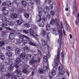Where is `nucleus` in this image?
I'll return each mask as SVG.
<instances>
[{
    "label": "nucleus",
    "instance_id": "33",
    "mask_svg": "<svg viewBox=\"0 0 79 79\" xmlns=\"http://www.w3.org/2000/svg\"><path fill=\"white\" fill-rule=\"evenodd\" d=\"M31 56H32V55L31 54H28L27 55L26 59H27L28 60H29L31 58Z\"/></svg>",
    "mask_w": 79,
    "mask_h": 79
},
{
    "label": "nucleus",
    "instance_id": "23",
    "mask_svg": "<svg viewBox=\"0 0 79 79\" xmlns=\"http://www.w3.org/2000/svg\"><path fill=\"white\" fill-rule=\"evenodd\" d=\"M21 3L22 4L23 6H26V5H27V2H26V1H21Z\"/></svg>",
    "mask_w": 79,
    "mask_h": 79
},
{
    "label": "nucleus",
    "instance_id": "36",
    "mask_svg": "<svg viewBox=\"0 0 79 79\" xmlns=\"http://www.w3.org/2000/svg\"><path fill=\"white\" fill-rule=\"evenodd\" d=\"M6 49L7 51H9L10 52L11 51V49H12V48L10 47V46H7L6 47Z\"/></svg>",
    "mask_w": 79,
    "mask_h": 79
},
{
    "label": "nucleus",
    "instance_id": "64",
    "mask_svg": "<svg viewBox=\"0 0 79 79\" xmlns=\"http://www.w3.org/2000/svg\"><path fill=\"white\" fill-rule=\"evenodd\" d=\"M6 29H7V30H8L9 31H12V29L8 27H6Z\"/></svg>",
    "mask_w": 79,
    "mask_h": 79
},
{
    "label": "nucleus",
    "instance_id": "52",
    "mask_svg": "<svg viewBox=\"0 0 79 79\" xmlns=\"http://www.w3.org/2000/svg\"><path fill=\"white\" fill-rule=\"evenodd\" d=\"M50 14L52 16H54L55 15V12L53 11H51L50 12Z\"/></svg>",
    "mask_w": 79,
    "mask_h": 79
},
{
    "label": "nucleus",
    "instance_id": "25",
    "mask_svg": "<svg viewBox=\"0 0 79 79\" xmlns=\"http://www.w3.org/2000/svg\"><path fill=\"white\" fill-rule=\"evenodd\" d=\"M41 42L42 45H47V44H46V42H45V41L44 40L42 39L41 40Z\"/></svg>",
    "mask_w": 79,
    "mask_h": 79
},
{
    "label": "nucleus",
    "instance_id": "61",
    "mask_svg": "<svg viewBox=\"0 0 79 79\" xmlns=\"http://www.w3.org/2000/svg\"><path fill=\"white\" fill-rule=\"evenodd\" d=\"M22 71L23 73H27V70L25 69H23Z\"/></svg>",
    "mask_w": 79,
    "mask_h": 79
},
{
    "label": "nucleus",
    "instance_id": "63",
    "mask_svg": "<svg viewBox=\"0 0 79 79\" xmlns=\"http://www.w3.org/2000/svg\"><path fill=\"white\" fill-rule=\"evenodd\" d=\"M47 18L48 19H50V15L49 14H48L47 15Z\"/></svg>",
    "mask_w": 79,
    "mask_h": 79
},
{
    "label": "nucleus",
    "instance_id": "41",
    "mask_svg": "<svg viewBox=\"0 0 79 79\" xmlns=\"http://www.w3.org/2000/svg\"><path fill=\"white\" fill-rule=\"evenodd\" d=\"M57 42H58L59 43V44H60V46L62 45V44H63V42L61 41V40L59 39L57 40Z\"/></svg>",
    "mask_w": 79,
    "mask_h": 79
},
{
    "label": "nucleus",
    "instance_id": "35",
    "mask_svg": "<svg viewBox=\"0 0 79 79\" xmlns=\"http://www.w3.org/2000/svg\"><path fill=\"white\" fill-rule=\"evenodd\" d=\"M38 50V54L39 56H42V52H41V51L39 50V49H37Z\"/></svg>",
    "mask_w": 79,
    "mask_h": 79
},
{
    "label": "nucleus",
    "instance_id": "48",
    "mask_svg": "<svg viewBox=\"0 0 79 79\" xmlns=\"http://www.w3.org/2000/svg\"><path fill=\"white\" fill-rule=\"evenodd\" d=\"M6 76L7 78H9L10 77H11V74L10 73H8L6 74Z\"/></svg>",
    "mask_w": 79,
    "mask_h": 79
},
{
    "label": "nucleus",
    "instance_id": "9",
    "mask_svg": "<svg viewBox=\"0 0 79 79\" xmlns=\"http://www.w3.org/2000/svg\"><path fill=\"white\" fill-rule=\"evenodd\" d=\"M15 36H16L15 34L13 33H11L9 35L10 40H13V39H15Z\"/></svg>",
    "mask_w": 79,
    "mask_h": 79
},
{
    "label": "nucleus",
    "instance_id": "32",
    "mask_svg": "<svg viewBox=\"0 0 79 79\" xmlns=\"http://www.w3.org/2000/svg\"><path fill=\"white\" fill-rule=\"evenodd\" d=\"M0 59L4 60H5V57L3 55H0Z\"/></svg>",
    "mask_w": 79,
    "mask_h": 79
},
{
    "label": "nucleus",
    "instance_id": "29",
    "mask_svg": "<svg viewBox=\"0 0 79 79\" xmlns=\"http://www.w3.org/2000/svg\"><path fill=\"white\" fill-rule=\"evenodd\" d=\"M38 25L40 26V27H44V22H40L38 23Z\"/></svg>",
    "mask_w": 79,
    "mask_h": 79
},
{
    "label": "nucleus",
    "instance_id": "17",
    "mask_svg": "<svg viewBox=\"0 0 79 79\" xmlns=\"http://www.w3.org/2000/svg\"><path fill=\"white\" fill-rule=\"evenodd\" d=\"M44 13H48V12L49 11V7L48 6L45 7L44 8Z\"/></svg>",
    "mask_w": 79,
    "mask_h": 79
},
{
    "label": "nucleus",
    "instance_id": "58",
    "mask_svg": "<svg viewBox=\"0 0 79 79\" xmlns=\"http://www.w3.org/2000/svg\"><path fill=\"white\" fill-rule=\"evenodd\" d=\"M35 1L37 3V4H40V0H35Z\"/></svg>",
    "mask_w": 79,
    "mask_h": 79
},
{
    "label": "nucleus",
    "instance_id": "62",
    "mask_svg": "<svg viewBox=\"0 0 79 79\" xmlns=\"http://www.w3.org/2000/svg\"><path fill=\"white\" fill-rule=\"evenodd\" d=\"M23 32H24V33H26V34H28L29 32L28 31V30L26 31L25 30H23Z\"/></svg>",
    "mask_w": 79,
    "mask_h": 79
},
{
    "label": "nucleus",
    "instance_id": "31",
    "mask_svg": "<svg viewBox=\"0 0 79 79\" xmlns=\"http://www.w3.org/2000/svg\"><path fill=\"white\" fill-rule=\"evenodd\" d=\"M7 24L8 25H10V26H13V25H14V23H13L12 21L8 22H7Z\"/></svg>",
    "mask_w": 79,
    "mask_h": 79
},
{
    "label": "nucleus",
    "instance_id": "60",
    "mask_svg": "<svg viewBox=\"0 0 79 79\" xmlns=\"http://www.w3.org/2000/svg\"><path fill=\"white\" fill-rule=\"evenodd\" d=\"M14 9H15V8H14V7H12L11 8L10 10L11 11H12V12H13V11H14Z\"/></svg>",
    "mask_w": 79,
    "mask_h": 79
},
{
    "label": "nucleus",
    "instance_id": "12",
    "mask_svg": "<svg viewBox=\"0 0 79 79\" xmlns=\"http://www.w3.org/2000/svg\"><path fill=\"white\" fill-rule=\"evenodd\" d=\"M15 52L16 55H19L21 52V49L19 48H17L15 49Z\"/></svg>",
    "mask_w": 79,
    "mask_h": 79
},
{
    "label": "nucleus",
    "instance_id": "5",
    "mask_svg": "<svg viewBox=\"0 0 79 79\" xmlns=\"http://www.w3.org/2000/svg\"><path fill=\"white\" fill-rule=\"evenodd\" d=\"M76 2H74L73 3V9L74 10V11L73 12V14L74 15H76V14L77 13V11L76 10H77V8H76Z\"/></svg>",
    "mask_w": 79,
    "mask_h": 79
},
{
    "label": "nucleus",
    "instance_id": "57",
    "mask_svg": "<svg viewBox=\"0 0 79 79\" xmlns=\"http://www.w3.org/2000/svg\"><path fill=\"white\" fill-rule=\"evenodd\" d=\"M25 10L24 9H19V11H20V12H24Z\"/></svg>",
    "mask_w": 79,
    "mask_h": 79
},
{
    "label": "nucleus",
    "instance_id": "26",
    "mask_svg": "<svg viewBox=\"0 0 79 79\" xmlns=\"http://www.w3.org/2000/svg\"><path fill=\"white\" fill-rule=\"evenodd\" d=\"M15 61L16 63L19 64L21 63V59L19 58H17L16 59Z\"/></svg>",
    "mask_w": 79,
    "mask_h": 79
},
{
    "label": "nucleus",
    "instance_id": "6",
    "mask_svg": "<svg viewBox=\"0 0 79 79\" xmlns=\"http://www.w3.org/2000/svg\"><path fill=\"white\" fill-rule=\"evenodd\" d=\"M56 74V71L54 70H53L51 72L49 73V77L51 79V78H52V77H53V76L55 75Z\"/></svg>",
    "mask_w": 79,
    "mask_h": 79
},
{
    "label": "nucleus",
    "instance_id": "4",
    "mask_svg": "<svg viewBox=\"0 0 79 79\" xmlns=\"http://www.w3.org/2000/svg\"><path fill=\"white\" fill-rule=\"evenodd\" d=\"M19 38L20 39H24V38H26L28 40H32L31 38H29V37L24 35H19Z\"/></svg>",
    "mask_w": 79,
    "mask_h": 79
},
{
    "label": "nucleus",
    "instance_id": "10",
    "mask_svg": "<svg viewBox=\"0 0 79 79\" xmlns=\"http://www.w3.org/2000/svg\"><path fill=\"white\" fill-rule=\"evenodd\" d=\"M49 58H50V54H47L46 56H44V62H47L48 61L47 59Z\"/></svg>",
    "mask_w": 79,
    "mask_h": 79
},
{
    "label": "nucleus",
    "instance_id": "39",
    "mask_svg": "<svg viewBox=\"0 0 79 79\" xmlns=\"http://www.w3.org/2000/svg\"><path fill=\"white\" fill-rule=\"evenodd\" d=\"M0 67L1 68V71H2V69L4 68V64H0Z\"/></svg>",
    "mask_w": 79,
    "mask_h": 79
},
{
    "label": "nucleus",
    "instance_id": "20",
    "mask_svg": "<svg viewBox=\"0 0 79 79\" xmlns=\"http://www.w3.org/2000/svg\"><path fill=\"white\" fill-rule=\"evenodd\" d=\"M11 17L12 19H13L14 18H16L18 17V15L16 14L13 13L11 15Z\"/></svg>",
    "mask_w": 79,
    "mask_h": 79
},
{
    "label": "nucleus",
    "instance_id": "38",
    "mask_svg": "<svg viewBox=\"0 0 79 79\" xmlns=\"http://www.w3.org/2000/svg\"><path fill=\"white\" fill-rule=\"evenodd\" d=\"M0 67L1 68V71H2V69L4 68V64H0Z\"/></svg>",
    "mask_w": 79,
    "mask_h": 79
},
{
    "label": "nucleus",
    "instance_id": "21",
    "mask_svg": "<svg viewBox=\"0 0 79 79\" xmlns=\"http://www.w3.org/2000/svg\"><path fill=\"white\" fill-rule=\"evenodd\" d=\"M38 11L39 15H42V12L43 11V9L42 8V7H39L38 8Z\"/></svg>",
    "mask_w": 79,
    "mask_h": 79
},
{
    "label": "nucleus",
    "instance_id": "14",
    "mask_svg": "<svg viewBox=\"0 0 79 79\" xmlns=\"http://www.w3.org/2000/svg\"><path fill=\"white\" fill-rule=\"evenodd\" d=\"M57 20H56L55 19H54L53 18L50 21V24L52 25H53L55 24V23L56 24V22Z\"/></svg>",
    "mask_w": 79,
    "mask_h": 79
},
{
    "label": "nucleus",
    "instance_id": "7",
    "mask_svg": "<svg viewBox=\"0 0 79 79\" xmlns=\"http://www.w3.org/2000/svg\"><path fill=\"white\" fill-rule=\"evenodd\" d=\"M1 10L3 11L2 13L3 15H7L8 14V10H6V9H5V7H3L1 9Z\"/></svg>",
    "mask_w": 79,
    "mask_h": 79
},
{
    "label": "nucleus",
    "instance_id": "55",
    "mask_svg": "<svg viewBox=\"0 0 79 79\" xmlns=\"http://www.w3.org/2000/svg\"><path fill=\"white\" fill-rule=\"evenodd\" d=\"M59 73L60 74H61V75H63L64 74V71H61V72H59Z\"/></svg>",
    "mask_w": 79,
    "mask_h": 79
},
{
    "label": "nucleus",
    "instance_id": "45",
    "mask_svg": "<svg viewBox=\"0 0 79 79\" xmlns=\"http://www.w3.org/2000/svg\"><path fill=\"white\" fill-rule=\"evenodd\" d=\"M2 21H6L7 20V19L5 17H3L2 18Z\"/></svg>",
    "mask_w": 79,
    "mask_h": 79
},
{
    "label": "nucleus",
    "instance_id": "28",
    "mask_svg": "<svg viewBox=\"0 0 79 79\" xmlns=\"http://www.w3.org/2000/svg\"><path fill=\"white\" fill-rule=\"evenodd\" d=\"M6 55H7V56H9V57H10L12 56V54H11V53L10 52H7L6 53Z\"/></svg>",
    "mask_w": 79,
    "mask_h": 79
},
{
    "label": "nucleus",
    "instance_id": "19",
    "mask_svg": "<svg viewBox=\"0 0 79 79\" xmlns=\"http://www.w3.org/2000/svg\"><path fill=\"white\" fill-rule=\"evenodd\" d=\"M28 40L29 42V44L30 45H32V46H34V47H36V44H35V43H34L32 41H32V40Z\"/></svg>",
    "mask_w": 79,
    "mask_h": 79
},
{
    "label": "nucleus",
    "instance_id": "27",
    "mask_svg": "<svg viewBox=\"0 0 79 79\" xmlns=\"http://www.w3.org/2000/svg\"><path fill=\"white\" fill-rule=\"evenodd\" d=\"M17 23L18 25H19L22 24V23H23V21H22V20L19 19L17 21Z\"/></svg>",
    "mask_w": 79,
    "mask_h": 79
},
{
    "label": "nucleus",
    "instance_id": "13",
    "mask_svg": "<svg viewBox=\"0 0 79 79\" xmlns=\"http://www.w3.org/2000/svg\"><path fill=\"white\" fill-rule=\"evenodd\" d=\"M64 25L66 27V29L67 31L68 32H70V28H69V26H68V25L66 23V22H65L64 23Z\"/></svg>",
    "mask_w": 79,
    "mask_h": 79
},
{
    "label": "nucleus",
    "instance_id": "51",
    "mask_svg": "<svg viewBox=\"0 0 79 79\" xmlns=\"http://www.w3.org/2000/svg\"><path fill=\"white\" fill-rule=\"evenodd\" d=\"M42 20L43 22H45L47 21V19L45 17H43L42 19Z\"/></svg>",
    "mask_w": 79,
    "mask_h": 79
},
{
    "label": "nucleus",
    "instance_id": "59",
    "mask_svg": "<svg viewBox=\"0 0 79 79\" xmlns=\"http://www.w3.org/2000/svg\"><path fill=\"white\" fill-rule=\"evenodd\" d=\"M13 65L14 66H15V68L17 69H18V65L16 64H13Z\"/></svg>",
    "mask_w": 79,
    "mask_h": 79
},
{
    "label": "nucleus",
    "instance_id": "2",
    "mask_svg": "<svg viewBox=\"0 0 79 79\" xmlns=\"http://www.w3.org/2000/svg\"><path fill=\"white\" fill-rule=\"evenodd\" d=\"M10 0H7V2H3L2 5L1 6H4L6 8H8L10 6H12V4L11 3Z\"/></svg>",
    "mask_w": 79,
    "mask_h": 79
},
{
    "label": "nucleus",
    "instance_id": "18",
    "mask_svg": "<svg viewBox=\"0 0 79 79\" xmlns=\"http://www.w3.org/2000/svg\"><path fill=\"white\" fill-rule=\"evenodd\" d=\"M37 61L36 60L32 59L30 61L29 63H30V64H33L34 63H37Z\"/></svg>",
    "mask_w": 79,
    "mask_h": 79
},
{
    "label": "nucleus",
    "instance_id": "24",
    "mask_svg": "<svg viewBox=\"0 0 79 79\" xmlns=\"http://www.w3.org/2000/svg\"><path fill=\"white\" fill-rule=\"evenodd\" d=\"M26 56V53L25 52H22L20 55V57L23 58V59H24L25 57Z\"/></svg>",
    "mask_w": 79,
    "mask_h": 79
},
{
    "label": "nucleus",
    "instance_id": "15",
    "mask_svg": "<svg viewBox=\"0 0 79 79\" xmlns=\"http://www.w3.org/2000/svg\"><path fill=\"white\" fill-rule=\"evenodd\" d=\"M45 34H46V31L44 30H42L40 34L41 36H42V37L45 36Z\"/></svg>",
    "mask_w": 79,
    "mask_h": 79
},
{
    "label": "nucleus",
    "instance_id": "22",
    "mask_svg": "<svg viewBox=\"0 0 79 79\" xmlns=\"http://www.w3.org/2000/svg\"><path fill=\"white\" fill-rule=\"evenodd\" d=\"M24 15V17L26 19H27L29 18V14H28V13L25 12Z\"/></svg>",
    "mask_w": 79,
    "mask_h": 79
},
{
    "label": "nucleus",
    "instance_id": "44",
    "mask_svg": "<svg viewBox=\"0 0 79 79\" xmlns=\"http://www.w3.org/2000/svg\"><path fill=\"white\" fill-rule=\"evenodd\" d=\"M8 69L10 71H12L13 70V67L11 66L9 67H8Z\"/></svg>",
    "mask_w": 79,
    "mask_h": 79
},
{
    "label": "nucleus",
    "instance_id": "8",
    "mask_svg": "<svg viewBox=\"0 0 79 79\" xmlns=\"http://www.w3.org/2000/svg\"><path fill=\"white\" fill-rule=\"evenodd\" d=\"M16 73H17L18 77H20L22 75V72L20 71V69H17L15 71Z\"/></svg>",
    "mask_w": 79,
    "mask_h": 79
},
{
    "label": "nucleus",
    "instance_id": "46",
    "mask_svg": "<svg viewBox=\"0 0 79 79\" xmlns=\"http://www.w3.org/2000/svg\"><path fill=\"white\" fill-rule=\"evenodd\" d=\"M22 43H23V44H27V41L26 40H22L21 41Z\"/></svg>",
    "mask_w": 79,
    "mask_h": 79
},
{
    "label": "nucleus",
    "instance_id": "54",
    "mask_svg": "<svg viewBox=\"0 0 79 79\" xmlns=\"http://www.w3.org/2000/svg\"><path fill=\"white\" fill-rule=\"evenodd\" d=\"M44 71V70L41 69H39L38 71L39 73H43Z\"/></svg>",
    "mask_w": 79,
    "mask_h": 79
},
{
    "label": "nucleus",
    "instance_id": "1",
    "mask_svg": "<svg viewBox=\"0 0 79 79\" xmlns=\"http://www.w3.org/2000/svg\"><path fill=\"white\" fill-rule=\"evenodd\" d=\"M61 49V46H60L58 48V50L57 55L55 56V57H56V60H55V61L54 63V64H52V66L54 68H55L58 65V60L60 59V49Z\"/></svg>",
    "mask_w": 79,
    "mask_h": 79
},
{
    "label": "nucleus",
    "instance_id": "37",
    "mask_svg": "<svg viewBox=\"0 0 79 79\" xmlns=\"http://www.w3.org/2000/svg\"><path fill=\"white\" fill-rule=\"evenodd\" d=\"M49 69V68H48V67L46 66L44 67L43 68V70L44 71H47V70H48Z\"/></svg>",
    "mask_w": 79,
    "mask_h": 79
},
{
    "label": "nucleus",
    "instance_id": "34",
    "mask_svg": "<svg viewBox=\"0 0 79 79\" xmlns=\"http://www.w3.org/2000/svg\"><path fill=\"white\" fill-rule=\"evenodd\" d=\"M5 45V42L3 41H1L0 42V47H3V45Z\"/></svg>",
    "mask_w": 79,
    "mask_h": 79
},
{
    "label": "nucleus",
    "instance_id": "42",
    "mask_svg": "<svg viewBox=\"0 0 79 79\" xmlns=\"http://www.w3.org/2000/svg\"><path fill=\"white\" fill-rule=\"evenodd\" d=\"M16 42L17 44L18 45H19L20 44H21V41H20L19 39H17Z\"/></svg>",
    "mask_w": 79,
    "mask_h": 79
},
{
    "label": "nucleus",
    "instance_id": "30",
    "mask_svg": "<svg viewBox=\"0 0 79 79\" xmlns=\"http://www.w3.org/2000/svg\"><path fill=\"white\" fill-rule=\"evenodd\" d=\"M22 67L23 68L27 69L28 68H29V66H27L26 64H25L23 65Z\"/></svg>",
    "mask_w": 79,
    "mask_h": 79
},
{
    "label": "nucleus",
    "instance_id": "50",
    "mask_svg": "<svg viewBox=\"0 0 79 79\" xmlns=\"http://www.w3.org/2000/svg\"><path fill=\"white\" fill-rule=\"evenodd\" d=\"M2 25L3 27H6L7 26V24H6V23H3L2 24Z\"/></svg>",
    "mask_w": 79,
    "mask_h": 79
},
{
    "label": "nucleus",
    "instance_id": "11",
    "mask_svg": "<svg viewBox=\"0 0 79 79\" xmlns=\"http://www.w3.org/2000/svg\"><path fill=\"white\" fill-rule=\"evenodd\" d=\"M42 15H38L36 16V21L37 22H40V21L41 20V16Z\"/></svg>",
    "mask_w": 79,
    "mask_h": 79
},
{
    "label": "nucleus",
    "instance_id": "43",
    "mask_svg": "<svg viewBox=\"0 0 79 79\" xmlns=\"http://www.w3.org/2000/svg\"><path fill=\"white\" fill-rule=\"evenodd\" d=\"M46 29L48 31H49L50 29V25L48 24H47L46 25Z\"/></svg>",
    "mask_w": 79,
    "mask_h": 79
},
{
    "label": "nucleus",
    "instance_id": "49",
    "mask_svg": "<svg viewBox=\"0 0 79 79\" xmlns=\"http://www.w3.org/2000/svg\"><path fill=\"white\" fill-rule=\"evenodd\" d=\"M24 26H25V27H30V25H29V24L26 23L24 24Z\"/></svg>",
    "mask_w": 79,
    "mask_h": 79
},
{
    "label": "nucleus",
    "instance_id": "40",
    "mask_svg": "<svg viewBox=\"0 0 79 79\" xmlns=\"http://www.w3.org/2000/svg\"><path fill=\"white\" fill-rule=\"evenodd\" d=\"M19 77L15 75L13 76L11 78V79H18Z\"/></svg>",
    "mask_w": 79,
    "mask_h": 79
},
{
    "label": "nucleus",
    "instance_id": "56",
    "mask_svg": "<svg viewBox=\"0 0 79 79\" xmlns=\"http://www.w3.org/2000/svg\"><path fill=\"white\" fill-rule=\"evenodd\" d=\"M63 67L62 65H60L59 67V69L60 70V71H61L63 70Z\"/></svg>",
    "mask_w": 79,
    "mask_h": 79
},
{
    "label": "nucleus",
    "instance_id": "16",
    "mask_svg": "<svg viewBox=\"0 0 79 79\" xmlns=\"http://www.w3.org/2000/svg\"><path fill=\"white\" fill-rule=\"evenodd\" d=\"M50 31L52 33L55 35H57V33H56V31L54 28H51L50 29Z\"/></svg>",
    "mask_w": 79,
    "mask_h": 79
},
{
    "label": "nucleus",
    "instance_id": "3",
    "mask_svg": "<svg viewBox=\"0 0 79 79\" xmlns=\"http://www.w3.org/2000/svg\"><path fill=\"white\" fill-rule=\"evenodd\" d=\"M28 31H29L30 32V33L32 36L35 37V38H37V35L36 33H34V30L32 28H31Z\"/></svg>",
    "mask_w": 79,
    "mask_h": 79
},
{
    "label": "nucleus",
    "instance_id": "47",
    "mask_svg": "<svg viewBox=\"0 0 79 79\" xmlns=\"http://www.w3.org/2000/svg\"><path fill=\"white\" fill-rule=\"evenodd\" d=\"M23 50L25 51V52H27V50H29V48H28V47H25L23 48Z\"/></svg>",
    "mask_w": 79,
    "mask_h": 79
},
{
    "label": "nucleus",
    "instance_id": "53",
    "mask_svg": "<svg viewBox=\"0 0 79 79\" xmlns=\"http://www.w3.org/2000/svg\"><path fill=\"white\" fill-rule=\"evenodd\" d=\"M56 26H58V27H59V28L60 27V25L58 24V21H57V20H56Z\"/></svg>",
    "mask_w": 79,
    "mask_h": 79
}]
</instances>
